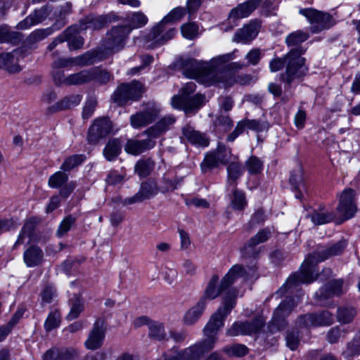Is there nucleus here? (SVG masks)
I'll return each mask as SVG.
<instances>
[{
  "label": "nucleus",
  "mask_w": 360,
  "mask_h": 360,
  "mask_svg": "<svg viewBox=\"0 0 360 360\" xmlns=\"http://www.w3.org/2000/svg\"><path fill=\"white\" fill-rule=\"evenodd\" d=\"M235 305L236 295L229 290L224 297L223 306L210 317L203 329L206 339L181 351L173 347L163 354L164 360H199L205 353L214 348L217 340V333L223 327L226 317Z\"/></svg>",
  "instance_id": "nucleus-1"
},
{
  "label": "nucleus",
  "mask_w": 360,
  "mask_h": 360,
  "mask_svg": "<svg viewBox=\"0 0 360 360\" xmlns=\"http://www.w3.org/2000/svg\"><path fill=\"white\" fill-rule=\"evenodd\" d=\"M347 245V242L345 239L327 245H318L316 250L305 259L300 271L291 274L276 293L280 296L286 292L291 294L300 284H309L316 281L320 275L317 264L331 257L342 255Z\"/></svg>",
  "instance_id": "nucleus-2"
},
{
  "label": "nucleus",
  "mask_w": 360,
  "mask_h": 360,
  "mask_svg": "<svg viewBox=\"0 0 360 360\" xmlns=\"http://www.w3.org/2000/svg\"><path fill=\"white\" fill-rule=\"evenodd\" d=\"M306 49H291L281 58H274L269 62L271 72H276L283 68L285 71L280 74L279 80L284 84L285 91H289L294 84L301 82L307 74L309 68L306 59L302 56Z\"/></svg>",
  "instance_id": "nucleus-3"
},
{
  "label": "nucleus",
  "mask_w": 360,
  "mask_h": 360,
  "mask_svg": "<svg viewBox=\"0 0 360 360\" xmlns=\"http://www.w3.org/2000/svg\"><path fill=\"white\" fill-rule=\"evenodd\" d=\"M235 58L234 52L219 55L212 58L209 62L198 61L194 58H187L181 62L183 74L186 77L194 78L205 85L217 84L221 79L217 68L225 62H230Z\"/></svg>",
  "instance_id": "nucleus-4"
},
{
  "label": "nucleus",
  "mask_w": 360,
  "mask_h": 360,
  "mask_svg": "<svg viewBox=\"0 0 360 360\" xmlns=\"http://www.w3.org/2000/svg\"><path fill=\"white\" fill-rule=\"evenodd\" d=\"M257 266L256 263L252 265L247 266L246 268L242 265L236 264L233 266L228 273L222 278L220 284L217 286L219 282V276L213 275L208 282L203 295L200 300H204V302L207 303V300H214L217 297L221 292L226 290L232 285L236 279L240 277L252 278L257 276Z\"/></svg>",
  "instance_id": "nucleus-5"
},
{
  "label": "nucleus",
  "mask_w": 360,
  "mask_h": 360,
  "mask_svg": "<svg viewBox=\"0 0 360 360\" xmlns=\"http://www.w3.org/2000/svg\"><path fill=\"white\" fill-rule=\"evenodd\" d=\"M186 8H174L145 36V41L150 42V46L152 48L165 44L172 39L177 32V30L174 27L167 30L166 24L180 21L186 14Z\"/></svg>",
  "instance_id": "nucleus-6"
},
{
  "label": "nucleus",
  "mask_w": 360,
  "mask_h": 360,
  "mask_svg": "<svg viewBox=\"0 0 360 360\" xmlns=\"http://www.w3.org/2000/svg\"><path fill=\"white\" fill-rule=\"evenodd\" d=\"M103 60H105V56L103 51L91 49L76 57L58 58L52 63L51 68L61 70L73 66L84 67Z\"/></svg>",
  "instance_id": "nucleus-7"
},
{
  "label": "nucleus",
  "mask_w": 360,
  "mask_h": 360,
  "mask_svg": "<svg viewBox=\"0 0 360 360\" xmlns=\"http://www.w3.org/2000/svg\"><path fill=\"white\" fill-rule=\"evenodd\" d=\"M129 33L130 28L125 27L124 25L114 26L107 32L102 43L104 50L98 49L103 51L105 58H106L105 51L108 53H113L124 48V41Z\"/></svg>",
  "instance_id": "nucleus-8"
},
{
  "label": "nucleus",
  "mask_w": 360,
  "mask_h": 360,
  "mask_svg": "<svg viewBox=\"0 0 360 360\" xmlns=\"http://www.w3.org/2000/svg\"><path fill=\"white\" fill-rule=\"evenodd\" d=\"M297 306L295 298L288 295L274 310L269 328L271 333L284 329L287 326L286 318Z\"/></svg>",
  "instance_id": "nucleus-9"
},
{
  "label": "nucleus",
  "mask_w": 360,
  "mask_h": 360,
  "mask_svg": "<svg viewBox=\"0 0 360 360\" xmlns=\"http://www.w3.org/2000/svg\"><path fill=\"white\" fill-rule=\"evenodd\" d=\"M143 84L138 81L122 83L114 91L112 98L119 105H124L128 101L139 100L143 94Z\"/></svg>",
  "instance_id": "nucleus-10"
},
{
  "label": "nucleus",
  "mask_w": 360,
  "mask_h": 360,
  "mask_svg": "<svg viewBox=\"0 0 360 360\" xmlns=\"http://www.w3.org/2000/svg\"><path fill=\"white\" fill-rule=\"evenodd\" d=\"M311 24V31L319 33L333 26V17L327 13L319 11L315 8H301L299 11Z\"/></svg>",
  "instance_id": "nucleus-11"
},
{
  "label": "nucleus",
  "mask_w": 360,
  "mask_h": 360,
  "mask_svg": "<svg viewBox=\"0 0 360 360\" xmlns=\"http://www.w3.org/2000/svg\"><path fill=\"white\" fill-rule=\"evenodd\" d=\"M143 110L130 116L129 120L134 129L145 127L155 121L160 112V106L155 103H147Z\"/></svg>",
  "instance_id": "nucleus-12"
},
{
  "label": "nucleus",
  "mask_w": 360,
  "mask_h": 360,
  "mask_svg": "<svg viewBox=\"0 0 360 360\" xmlns=\"http://www.w3.org/2000/svg\"><path fill=\"white\" fill-rule=\"evenodd\" d=\"M205 104V96L196 94L193 96H174L172 105L174 108L182 110L187 115L195 114Z\"/></svg>",
  "instance_id": "nucleus-13"
},
{
  "label": "nucleus",
  "mask_w": 360,
  "mask_h": 360,
  "mask_svg": "<svg viewBox=\"0 0 360 360\" xmlns=\"http://www.w3.org/2000/svg\"><path fill=\"white\" fill-rule=\"evenodd\" d=\"M265 321L261 316L250 321H236L226 330L228 336L251 335L256 334L264 326Z\"/></svg>",
  "instance_id": "nucleus-14"
},
{
  "label": "nucleus",
  "mask_w": 360,
  "mask_h": 360,
  "mask_svg": "<svg viewBox=\"0 0 360 360\" xmlns=\"http://www.w3.org/2000/svg\"><path fill=\"white\" fill-rule=\"evenodd\" d=\"M112 131V123L109 117L97 118L89 129L87 141L89 144L96 145L101 139H105Z\"/></svg>",
  "instance_id": "nucleus-15"
},
{
  "label": "nucleus",
  "mask_w": 360,
  "mask_h": 360,
  "mask_svg": "<svg viewBox=\"0 0 360 360\" xmlns=\"http://www.w3.org/2000/svg\"><path fill=\"white\" fill-rule=\"evenodd\" d=\"M333 323V316L328 310L318 313L306 314L300 316L296 321L299 328H309L330 326Z\"/></svg>",
  "instance_id": "nucleus-16"
},
{
  "label": "nucleus",
  "mask_w": 360,
  "mask_h": 360,
  "mask_svg": "<svg viewBox=\"0 0 360 360\" xmlns=\"http://www.w3.org/2000/svg\"><path fill=\"white\" fill-rule=\"evenodd\" d=\"M356 191L352 188L345 189L340 197L337 212L343 220H347L354 217L356 212L354 203Z\"/></svg>",
  "instance_id": "nucleus-17"
},
{
  "label": "nucleus",
  "mask_w": 360,
  "mask_h": 360,
  "mask_svg": "<svg viewBox=\"0 0 360 360\" xmlns=\"http://www.w3.org/2000/svg\"><path fill=\"white\" fill-rule=\"evenodd\" d=\"M271 235L272 231L268 227L258 231L244 245L242 249L243 255L246 257L256 258L260 252V248L255 250V248L260 243L267 241Z\"/></svg>",
  "instance_id": "nucleus-18"
},
{
  "label": "nucleus",
  "mask_w": 360,
  "mask_h": 360,
  "mask_svg": "<svg viewBox=\"0 0 360 360\" xmlns=\"http://www.w3.org/2000/svg\"><path fill=\"white\" fill-rule=\"evenodd\" d=\"M106 328L105 321L102 319H98L93 325V328L89 332L88 338L84 342L85 347L88 349L96 350L100 348L104 342Z\"/></svg>",
  "instance_id": "nucleus-19"
},
{
  "label": "nucleus",
  "mask_w": 360,
  "mask_h": 360,
  "mask_svg": "<svg viewBox=\"0 0 360 360\" xmlns=\"http://www.w3.org/2000/svg\"><path fill=\"white\" fill-rule=\"evenodd\" d=\"M159 190V187L156 183L148 179L141 184L139 191L134 196L127 198L123 201L124 205H131L136 202H143L145 200L149 199L156 195Z\"/></svg>",
  "instance_id": "nucleus-20"
},
{
  "label": "nucleus",
  "mask_w": 360,
  "mask_h": 360,
  "mask_svg": "<svg viewBox=\"0 0 360 360\" xmlns=\"http://www.w3.org/2000/svg\"><path fill=\"white\" fill-rule=\"evenodd\" d=\"M52 11V6L46 4L39 9H35L30 15L20 21L17 27L19 30H25L31 26L37 25L44 21Z\"/></svg>",
  "instance_id": "nucleus-21"
},
{
  "label": "nucleus",
  "mask_w": 360,
  "mask_h": 360,
  "mask_svg": "<svg viewBox=\"0 0 360 360\" xmlns=\"http://www.w3.org/2000/svg\"><path fill=\"white\" fill-rule=\"evenodd\" d=\"M262 0H248L232 8L229 20L233 23L238 19L248 17L262 3Z\"/></svg>",
  "instance_id": "nucleus-22"
},
{
  "label": "nucleus",
  "mask_w": 360,
  "mask_h": 360,
  "mask_svg": "<svg viewBox=\"0 0 360 360\" xmlns=\"http://www.w3.org/2000/svg\"><path fill=\"white\" fill-rule=\"evenodd\" d=\"M259 27V22L256 20L250 21L235 33L233 41L242 44L250 43L257 36Z\"/></svg>",
  "instance_id": "nucleus-23"
},
{
  "label": "nucleus",
  "mask_w": 360,
  "mask_h": 360,
  "mask_svg": "<svg viewBox=\"0 0 360 360\" xmlns=\"http://www.w3.org/2000/svg\"><path fill=\"white\" fill-rule=\"evenodd\" d=\"M289 181L293 187V190L296 192L295 198L302 200L304 198V193H307V187L301 165H297L296 168L292 170Z\"/></svg>",
  "instance_id": "nucleus-24"
},
{
  "label": "nucleus",
  "mask_w": 360,
  "mask_h": 360,
  "mask_svg": "<svg viewBox=\"0 0 360 360\" xmlns=\"http://www.w3.org/2000/svg\"><path fill=\"white\" fill-rule=\"evenodd\" d=\"M155 144L156 141L150 136L142 140L130 139L124 146V150L129 154L138 155L153 148Z\"/></svg>",
  "instance_id": "nucleus-25"
},
{
  "label": "nucleus",
  "mask_w": 360,
  "mask_h": 360,
  "mask_svg": "<svg viewBox=\"0 0 360 360\" xmlns=\"http://www.w3.org/2000/svg\"><path fill=\"white\" fill-rule=\"evenodd\" d=\"M175 121L176 119L172 115L165 116L154 125L146 129L143 134L150 136L154 140L168 131Z\"/></svg>",
  "instance_id": "nucleus-26"
},
{
  "label": "nucleus",
  "mask_w": 360,
  "mask_h": 360,
  "mask_svg": "<svg viewBox=\"0 0 360 360\" xmlns=\"http://www.w3.org/2000/svg\"><path fill=\"white\" fill-rule=\"evenodd\" d=\"M82 31L84 30L80 29V26L78 23L69 26L63 31L67 32V34H65L67 38L65 41L68 42V46L70 51H76L83 47L84 39L82 36L78 34Z\"/></svg>",
  "instance_id": "nucleus-27"
},
{
  "label": "nucleus",
  "mask_w": 360,
  "mask_h": 360,
  "mask_svg": "<svg viewBox=\"0 0 360 360\" xmlns=\"http://www.w3.org/2000/svg\"><path fill=\"white\" fill-rule=\"evenodd\" d=\"M44 258L43 250L37 245H30L23 253V261L25 265L30 268L40 266L44 262Z\"/></svg>",
  "instance_id": "nucleus-28"
},
{
  "label": "nucleus",
  "mask_w": 360,
  "mask_h": 360,
  "mask_svg": "<svg viewBox=\"0 0 360 360\" xmlns=\"http://www.w3.org/2000/svg\"><path fill=\"white\" fill-rule=\"evenodd\" d=\"M0 69L9 74H16L22 70V68L19 65V58L13 50L11 52L0 53Z\"/></svg>",
  "instance_id": "nucleus-29"
},
{
  "label": "nucleus",
  "mask_w": 360,
  "mask_h": 360,
  "mask_svg": "<svg viewBox=\"0 0 360 360\" xmlns=\"http://www.w3.org/2000/svg\"><path fill=\"white\" fill-rule=\"evenodd\" d=\"M72 5L70 2H65L64 4L58 6L53 13V25L50 27L53 31L59 30L64 27L68 22L67 16L72 11Z\"/></svg>",
  "instance_id": "nucleus-30"
},
{
  "label": "nucleus",
  "mask_w": 360,
  "mask_h": 360,
  "mask_svg": "<svg viewBox=\"0 0 360 360\" xmlns=\"http://www.w3.org/2000/svg\"><path fill=\"white\" fill-rule=\"evenodd\" d=\"M182 135L192 145L202 147L209 145V139L205 134L195 130L190 125H186L182 128Z\"/></svg>",
  "instance_id": "nucleus-31"
},
{
  "label": "nucleus",
  "mask_w": 360,
  "mask_h": 360,
  "mask_svg": "<svg viewBox=\"0 0 360 360\" xmlns=\"http://www.w3.org/2000/svg\"><path fill=\"white\" fill-rule=\"evenodd\" d=\"M218 73L222 77H221V79L218 80L217 84L223 83L225 86H231L235 83L240 85H246L250 84L253 80V77L248 74L238 75L231 77V72L229 71H222Z\"/></svg>",
  "instance_id": "nucleus-32"
},
{
  "label": "nucleus",
  "mask_w": 360,
  "mask_h": 360,
  "mask_svg": "<svg viewBox=\"0 0 360 360\" xmlns=\"http://www.w3.org/2000/svg\"><path fill=\"white\" fill-rule=\"evenodd\" d=\"M89 82L94 81L99 85H104L114 79L112 73L100 67L89 69Z\"/></svg>",
  "instance_id": "nucleus-33"
},
{
  "label": "nucleus",
  "mask_w": 360,
  "mask_h": 360,
  "mask_svg": "<svg viewBox=\"0 0 360 360\" xmlns=\"http://www.w3.org/2000/svg\"><path fill=\"white\" fill-rule=\"evenodd\" d=\"M82 101V96L79 94H73L65 96L54 105L49 108V111L53 113L60 110H67L79 105Z\"/></svg>",
  "instance_id": "nucleus-34"
},
{
  "label": "nucleus",
  "mask_w": 360,
  "mask_h": 360,
  "mask_svg": "<svg viewBox=\"0 0 360 360\" xmlns=\"http://www.w3.org/2000/svg\"><path fill=\"white\" fill-rule=\"evenodd\" d=\"M122 148V145L120 139H110L106 143L103 154L108 161H114L120 154Z\"/></svg>",
  "instance_id": "nucleus-35"
},
{
  "label": "nucleus",
  "mask_w": 360,
  "mask_h": 360,
  "mask_svg": "<svg viewBox=\"0 0 360 360\" xmlns=\"http://www.w3.org/2000/svg\"><path fill=\"white\" fill-rule=\"evenodd\" d=\"M22 39V33L12 30L10 27L6 25L0 26L1 44L8 43L16 45L21 41Z\"/></svg>",
  "instance_id": "nucleus-36"
},
{
  "label": "nucleus",
  "mask_w": 360,
  "mask_h": 360,
  "mask_svg": "<svg viewBox=\"0 0 360 360\" xmlns=\"http://www.w3.org/2000/svg\"><path fill=\"white\" fill-rule=\"evenodd\" d=\"M104 19L105 18L103 17V15H99L97 17L88 15L81 19L78 24L80 26V29L83 30L84 31L87 29H91L94 30H101L107 25Z\"/></svg>",
  "instance_id": "nucleus-37"
},
{
  "label": "nucleus",
  "mask_w": 360,
  "mask_h": 360,
  "mask_svg": "<svg viewBox=\"0 0 360 360\" xmlns=\"http://www.w3.org/2000/svg\"><path fill=\"white\" fill-rule=\"evenodd\" d=\"M206 305V302H204V300H199L196 304L186 313L184 316L185 323L187 325L195 323L202 316Z\"/></svg>",
  "instance_id": "nucleus-38"
},
{
  "label": "nucleus",
  "mask_w": 360,
  "mask_h": 360,
  "mask_svg": "<svg viewBox=\"0 0 360 360\" xmlns=\"http://www.w3.org/2000/svg\"><path fill=\"white\" fill-rule=\"evenodd\" d=\"M226 170L227 183L236 187L237 181L241 177L245 171L243 166L239 162H232L227 166Z\"/></svg>",
  "instance_id": "nucleus-39"
},
{
  "label": "nucleus",
  "mask_w": 360,
  "mask_h": 360,
  "mask_svg": "<svg viewBox=\"0 0 360 360\" xmlns=\"http://www.w3.org/2000/svg\"><path fill=\"white\" fill-rule=\"evenodd\" d=\"M309 35L307 32L302 30H297L288 34L285 38V43L288 47H294L293 49L302 48L301 44L307 41Z\"/></svg>",
  "instance_id": "nucleus-40"
},
{
  "label": "nucleus",
  "mask_w": 360,
  "mask_h": 360,
  "mask_svg": "<svg viewBox=\"0 0 360 360\" xmlns=\"http://www.w3.org/2000/svg\"><path fill=\"white\" fill-rule=\"evenodd\" d=\"M69 304L70 305V311L66 319L68 321H72L77 319L84 310V302L80 295L74 294L72 297L69 300Z\"/></svg>",
  "instance_id": "nucleus-41"
},
{
  "label": "nucleus",
  "mask_w": 360,
  "mask_h": 360,
  "mask_svg": "<svg viewBox=\"0 0 360 360\" xmlns=\"http://www.w3.org/2000/svg\"><path fill=\"white\" fill-rule=\"evenodd\" d=\"M53 32V28L37 29L30 33L26 38V43L31 45V47L37 48V44Z\"/></svg>",
  "instance_id": "nucleus-42"
},
{
  "label": "nucleus",
  "mask_w": 360,
  "mask_h": 360,
  "mask_svg": "<svg viewBox=\"0 0 360 360\" xmlns=\"http://www.w3.org/2000/svg\"><path fill=\"white\" fill-rule=\"evenodd\" d=\"M128 24L124 25L130 28V32L134 29L143 27L148 22L147 16L142 12H134L127 16Z\"/></svg>",
  "instance_id": "nucleus-43"
},
{
  "label": "nucleus",
  "mask_w": 360,
  "mask_h": 360,
  "mask_svg": "<svg viewBox=\"0 0 360 360\" xmlns=\"http://www.w3.org/2000/svg\"><path fill=\"white\" fill-rule=\"evenodd\" d=\"M314 225L319 226L331 222L335 217L333 212H323L314 210L312 213L307 215Z\"/></svg>",
  "instance_id": "nucleus-44"
},
{
  "label": "nucleus",
  "mask_w": 360,
  "mask_h": 360,
  "mask_svg": "<svg viewBox=\"0 0 360 360\" xmlns=\"http://www.w3.org/2000/svg\"><path fill=\"white\" fill-rule=\"evenodd\" d=\"M86 155L84 154L72 155L64 160L60 166V169L63 172H70L74 168L81 165L86 160Z\"/></svg>",
  "instance_id": "nucleus-45"
},
{
  "label": "nucleus",
  "mask_w": 360,
  "mask_h": 360,
  "mask_svg": "<svg viewBox=\"0 0 360 360\" xmlns=\"http://www.w3.org/2000/svg\"><path fill=\"white\" fill-rule=\"evenodd\" d=\"M356 315V310L352 307H340L337 310V319L342 324L351 323Z\"/></svg>",
  "instance_id": "nucleus-46"
},
{
  "label": "nucleus",
  "mask_w": 360,
  "mask_h": 360,
  "mask_svg": "<svg viewBox=\"0 0 360 360\" xmlns=\"http://www.w3.org/2000/svg\"><path fill=\"white\" fill-rule=\"evenodd\" d=\"M67 86H79L89 83V69L82 70L78 72L68 76Z\"/></svg>",
  "instance_id": "nucleus-47"
},
{
  "label": "nucleus",
  "mask_w": 360,
  "mask_h": 360,
  "mask_svg": "<svg viewBox=\"0 0 360 360\" xmlns=\"http://www.w3.org/2000/svg\"><path fill=\"white\" fill-rule=\"evenodd\" d=\"M245 194L243 191L235 188L231 198V205L234 210L243 211L247 206Z\"/></svg>",
  "instance_id": "nucleus-48"
},
{
  "label": "nucleus",
  "mask_w": 360,
  "mask_h": 360,
  "mask_svg": "<svg viewBox=\"0 0 360 360\" xmlns=\"http://www.w3.org/2000/svg\"><path fill=\"white\" fill-rule=\"evenodd\" d=\"M148 335L151 339L161 341L166 337L164 325L157 321H151L148 324Z\"/></svg>",
  "instance_id": "nucleus-49"
},
{
  "label": "nucleus",
  "mask_w": 360,
  "mask_h": 360,
  "mask_svg": "<svg viewBox=\"0 0 360 360\" xmlns=\"http://www.w3.org/2000/svg\"><path fill=\"white\" fill-rule=\"evenodd\" d=\"M360 354V330L356 333L353 339L347 345L343 355L346 358L354 357Z\"/></svg>",
  "instance_id": "nucleus-50"
},
{
  "label": "nucleus",
  "mask_w": 360,
  "mask_h": 360,
  "mask_svg": "<svg viewBox=\"0 0 360 360\" xmlns=\"http://www.w3.org/2000/svg\"><path fill=\"white\" fill-rule=\"evenodd\" d=\"M63 170L55 172L50 176L48 185L52 188H59L65 184L69 179L68 175Z\"/></svg>",
  "instance_id": "nucleus-51"
},
{
  "label": "nucleus",
  "mask_w": 360,
  "mask_h": 360,
  "mask_svg": "<svg viewBox=\"0 0 360 360\" xmlns=\"http://www.w3.org/2000/svg\"><path fill=\"white\" fill-rule=\"evenodd\" d=\"M76 221L77 217L72 214H68L66 216L59 224V226L56 231V236L58 238H61L65 236L75 224Z\"/></svg>",
  "instance_id": "nucleus-52"
},
{
  "label": "nucleus",
  "mask_w": 360,
  "mask_h": 360,
  "mask_svg": "<svg viewBox=\"0 0 360 360\" xmlns=\"http://www.w3.org/2000/svg\"><path fill=\"white\" fill-rule=\"evenodd\" d=\"M245 165L248 173L251 175L259 174L263 169L262 161L255 155L250 157Z\"/></svg>",
  "instance_id": "nucleus-53"
},
{
  "label": "nucleus",
  "mask_w": 360,
  "mask_h": 360,
  "mask_svg": "<svg viewBox=\"0 0 360 360\" xmlns=\"http://www.w3.org/2000/svg\"><path fill=\"white\" fill-rule=\"evenodd\" d=\"M153 167L154 162L150 159H147L138 161L134 169L140 176L146 177L150 174Z\"/></svg>",
  "instance_id": "nucleus-54"
},
{
  "label": "nucleus",
  "mask_w": 360,
  "mask_h": 360,
  "mask_svg": "<svg viewBox=\"0 0 360 360\" xmlns=\"http://www.w3.org/2000/svg\"><path fill=\"white\" fill-rule=\"evenodd\" d=\"M223 351L229 356L242 357L248 353L249 349L244 345L234 344L231 346L224 347Z\"/></svg>",
  "instance_id": "nucleus-55"
},
{
  "label": "nucleus",
  "mask_w": 360,
  "mask_h": 360,
  "mask_svg": "<svg viewBox=\"0 0 360 360\" xmlns=\"http://www.w3.org/2000/svg\"><path fill=\"white\" fill-rule=\"evenodd\" d=\"M198 25L195 22L185 23L181 27L183 37L191 40L195 39L198 36Z\"/></svg>",
  "instance_id": "nucleus-56"
},
{
  "label": "nucleus",
  "mask_w": 360,
  "mask_h": 360,
  "mask_svg": "<svg viewBox=\"0 0 360 360\" xmlns=\"http://www.w3.org/2000/svg\"><path fill=\"white\" fill-rule=\"evenodd\" d=\"M60 323V315L58 310L51 311L48 315L45 323L44 329L46 332H50L52 330L58 328Z\"/></svg>",
  "instance_id": "nucleus-57"
},
{
  "label": "nucleus",
  "mask_w": 360,
  "mask_h": 360,
  "mask_svg": "<svg viewBox=\"0 0 360 360\" xmlns=\"http://www.w3.org/2000/svg\"><path fill=\"white\" fill-rule=\"evenodd\" d=\"M247 129L256 132H262L269 128V124L266 120L245 119Z\"/></svg>",
  "instance_id": "nucleus-58"
},
{
  "label": "nucleus",
  "mask_w": 360,
  "mask_h": 360,
  "mask_svg": "<svg viewBox=\"0 0 360 360\" xmlns=\"http://www.w3.org/2000/svg\"><path fill=\"white\" fill-rule=\"evenodd\" d=\"M219 164L221 163L217 159L216 155L211 152L205 155L203 162L201 163V170L203 173H205L207 169L217 167Z\"/></svg>",
  "instance_id": "nucleus-59"
},
{
  "label": "nucleus",
  "mask_w": 360,
  "mask_h": 360,
  "mask_svg": "<svg viewBox=\"0 0 360 360\" xmlns=\"http://www.w3.org/2000/svg\"><path fill=\"white\" fill-rule=\"evenodd\" d=\"M326 284L330 289L333 296L338 297L345 293L343 290L344 280L342 278L333 279Z\"/></svg>",
  "instance_id": "nucleus-60"
},
{
  "label": "nucleus",
  "mask_w": 360,
  "mask_h": 360,
  "mask_svg": "<svg viewBox=\"0 0 360 360\" xmlns=\"http://www.w3.org/2000/svg\"><path fill=\"white\" fill-rule=\"evenodd\" d=\"M248 67V65L243 64L238 62H233L229 63V62L224 63L219 68H217V72H224V71H229L231 72V77H234L233 73L236 71L240 70L244 68Z\"/></svg>",
  "instance_id": "nucleus-61"
},
{
  "label": "nucleus",
  "mask_w": 360,
  "mask_h": 360,
  "mask_svg": "<svg viewBox=\"0 0 360 360\" xmlns=\"http://www.w3.org/2000/svg\"><path fill=\"white\" fill-rule=\"evenodd\" d=\"M286 345L291 350L297 349L300 344V338L298 330H292L288 331L285 337Z\"/></svg>",
  "instance_id": "nucleus-62"
},
{
  "label": "nucleus",
  "mask_w": 360,
  "mask_h": 360,
  "mask_svg": "<svg viewBox=\"0 0 360 360\" xmlns=\"http://www.w3.org/2000/svg\"><path fill=\"white\" fill-rule=\"evenodd\" d=\"M262 57V53L260 49L256 48L251 49L245 56V58L248 60V66L250 65H257L260 62Z\"/></svg>",
  "instance_id": "nucleus-63"
},
{
  "label": "nucleus",
  "mask_w": 360,
  "mask_h": 360,
  "mask_svg": "<svg viewBox=\"0 0 360 360\" xmlns=\"http://www.w3.org/2000/svg\"><path fill=\"white\" fill-rule=\"evenodd\" d=\"M60 360H75L79 356L78 351L73 347H59Z\"/></svg>",
  "instance_id": "nucleus-64"
}]
</instances>
